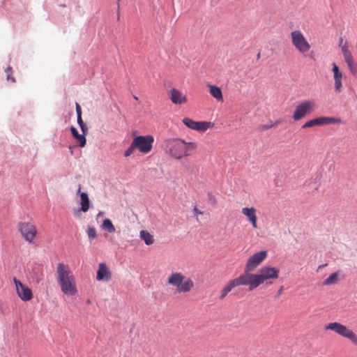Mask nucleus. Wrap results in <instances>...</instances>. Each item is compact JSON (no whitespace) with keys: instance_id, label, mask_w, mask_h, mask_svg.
<instances>
[{"instance_id":"6ab92c4d","label":"nucleus","mask_w":357,"mask_h":357,"mask_svg":"<svg viewBox=\"0 0 357 357\" xmlns=\"http://www.w3.org/2000/svg\"><path fill=\"white\" fill-rule=\"evenodd\" d=\"M81 186L79 185V188L77 189V192L80 193V199H81V210L83 212H86L89 208V199L88 197L87 193L86 192H81Z\"/></svg>"},{"instance_id":"b1692460","label":"nucleus","mask_w":357,"mask_h":357,"mask_svg":"<svg viewBox=\"0 0 357 357\" xmlns=\"http://www.w3.org/2000/svg\"><path fill=\"white\" fill-rule=\"evenodd\" d=\"M332 71L333 73V78H334V79H342V74L340 71L339 67L335 63H333Z\"/></svg>"},{"instance_id":"c756f323","label":"nucleus","mask_w":357,"mask_h":357,"mask_svg":"<svg viewBox=\"0 0 357 357\" xmlns=\"http://www.w3.org/2000/svg\"><path fill=\"white\" fill-rule=\"evenodd\" d=\"M334 86L336 91L340 92L342 89V79H334Z\"/></svg>"},{"instance_id":"f3484780","label":"nucleus","mask_w":357,"mask_h":357,"mask_svg":"<svg viewBox=\"0 0 357 357\" xmlns=\"http://www.w3.org/2000/svg\"><path fill=\"white\" fill-rule=\"evenodd\" d=\"M111 278V273L104 263H100L97 271L96 279L99 281H108Z\"/></svg>"},{"instance_id":"f257e3e1","label":"nucleus","mask_w":357,"mask_h":357,"mask_svg":"<svg viewBox=\"0 0 357 357\" xmlns=\"http://www.w3.org/2000/svg\"><path fill=\"white\" fill-rule=\"evenodd\" d=\"M280 270L270 266H262L257 273L243 272L237 278L229 280L220 293V299L226 296L239 286H248L249 291H252L263 284H271L279 277Z\"/></svg>"},{"instance_id":"f03ea898","label":"nucleus","mask_w":357,"mask_h":357,"mask_svg":"<svg viewBox=\"0 0 357 357\" xmlns=\"http://www.w3.org/2000/svg\"><path fill=\"white\" fill-rule=\"evenodd\" d=\"M197 149V144L195 142H186L176 138L165 141V151L176 160L191 156Z\"/></svg>"},{"instance_id":"ddd939ff","label":"nucleus","mask_w":357,"mask_h":357,"mask_svg":"<svg viewBox=\"0 0 357 357\" xmlns=\"http://www.w3.org/2000/svg\"><path fill=\"white\" fill-rule=\"evenodd\" d=\"M19 229L26 241L33 242L36 235V228L31 223L22 222L19 225Z\"/></svg>"},{"instance_id":"9b49d317","label":"nucleus","mask_w":357,"mask_h":357,"mask_svg":"<svg viewBox=\"0 0 357 357\" xmlns=\"http://www.w3.org/2000/svg\"><path fill=\"white\" fill-rule=\"evenodd\" d=\"M182 122L188 128L197 132H205L214 126V123L211 121H195L193 119L185 117L183 119Z\"/></svg>"},{"instance_id":"f704fd0d","label":"nucleus","mask_w":357,"mask_h":357,"mask_svg":"<svg viewBox=\"0 0 357 357\" xmlns=\"http://www.w3.org/2000/svg\"><path fill=\"white\" fill-rule=\"evenodd\" d=\"M120 0H117L118 2H119Z\"/></svg>"},{"instance_id":"393cba45","label":"nucleus","mask_w":357,"mask_h":357,"mask_svg":"<svg viewBox=\"0 0 357 357\" xmlns=\"http://www.w3.org/2000/svg\"><path fill=\"white\" fill-rule=\"evenodd\" d=\"M5 72L6 73L7 80L11 82L12 83L15 82V79L13 76V71H12L11 67H10V66L7 67V68L5 70Z\"/></svg>"},{"instance_id":"6e6552de","label":"nucleus","mask_w":357,"mask_h":357,"mask_svg":"<svg viewBox=\"0 0 357 357\" xmlns=\"http://www.w3.org/2000/svg\"><path fill=\"white\" fill-rule=\"evenodd\" d=\"M133 146H136L141 153H149L153 146L154 138L152 135L137 136L133 139Z\"/></svg>"},{"instance_id":"1a4fd4ad","label":"nucleus","mask_w":357,"mask_h":357,"mask_svg":"<svg viewBox=\"0 0 357 357\" xmlns=\"http://www.w3.org/2000/svg\"><path fill=\"white\" fill-rule=\"evenodd\" d=\"M268 252L266 250L257 252L250 256L245 265L244 272L250 273L258 267L267 257Z\"/></svg>"},{"instance_id":"9d476101","label":"nucleus","mask_w":357,"mask_h":357,"mask_svg":"<svg viewBox=\"0 0 357 357\" xmlns=\"http://www.w3.org/2000/svg\"><path fill=\"white\" fill-rule=\"evenodd\" d=\"M343 121L340 118L337 117H326L321 116L310 121H306L303 126L302 128H308L314 126L326 125V124H341Z\"/></svg>"},{"instance_id":"72a5a7b5","label":"nucleus","mask_w":357,"mask_h":357,"mask_svg":"<svg viewBox=\"0 0 357 357\" xmlns=\"http://www.w3.org/2000/svg\"><path fill=\"white\" fill-rule=\"evenodd\" d=\"M134 98L137 100V96H134Z\"/></svg>"},{"instance_id":"2f4dec72","label":"nucleus","mask_w":357,"mask_h":357,"mask_svg":"<svg viewBox=\"0 0 357 357\" xmlns=\"http://www.w3.org/2000/svg\"><path fill=\"white\" fill-rule=\"evenodd\" d=\"M193 211L196 215H197L198 214H203V212L199 211L196 206L194 208Z\"/></svg>"},{"instance_id":"dca6fc26","label":"nucleus","mask_w":357,"mask_h":357,"mask_svg":"<svg viewBox=\"0 0 357 357\" xmlns=\"http://www.w3.org/2000/svg\"><path fill=\"white\" fill-rule=\"evenodd\" d=\"M342 43V40H340V46L341 47V50L343 54L344 59L347 65L349 66V65L353 64L356 61L354 59V57L351 54V51L349 49V46L347 45V43H345L344 44Z\"/></svg>"},{"instance_id":"c85d7f7f","label":"nucleus","mask_w":357,"mask_h":357,"mask_svg":"<svg viewBox=\"0 0 357 357\" xmlns=\"http://www.w3.org/2000/svg\"><path fill=\"white\" fill-rule=\"evenodd\" d=\"M77 123L79 124L82 131L84 134L85 132L86 131L87 128L82 119V116H77Z\"/></svg>"},{"instance_id":"7ed1b4c3","label":"nucleus","mask_w":357,"mask_h":357,"mask_svg":"<svg viewBox=\"0 0 357 357\" xmlns=\"http://www.w3.org/2000/svg\"><path fill=\"white\" fill-rule=\"evenodd\" d=\"M57 281L61 291L67 296L77 293L75 278L68 265L59 263L56 266Z\"/></svg>"},{"instance_id":"4be33fe9","label":"nucleus","mask_w":357,"mask_h":357,"mask_svg":"<svg viewBox=\"0 0 357 357\" xmlns=\"http://www.w3.org/2000/svg\"><path fill=\"white\" fill-rule=\"evenodd\" d=\"M102 227L109 233H114L115 231V227L109 219H105L102 222Z\"/></svg>"},{"instance_id":"a878e982","label":"nucleus","mask_w":357,"mask_h":357,"mask_svg":"<svg viewBox=\"0 0 357 357\" xmlns=\"http://www.w3.org/2000/svg\"><path fill=\"white\" fill-rule=\"evenodd\" d=\"M87 234L90 239L96 238V231L94 227H89L87 229Z\"/></svg>"},{"instance_id":"7c9ffc66","label":"nucleus","mask_w":357,"mask_h":357,"mask_svg":"<svg viewBox=\"0 0 357 357\" xmlns=\"http://www.w3.org/2000/svg\"><path fill=\"white\" fill-rule=\"evenodd\" d=\"M76 112H77V116H82L81 107L78 103H76Z\"/></svg>"},{"instance_id":"cd10ccee","label":"nucleus","mask_w":357,"mask_h":357,"mask_svg":"<svg viewBox=\"0 0 357 357\" xmlns=\"http://www.w3.org/2000/svg\"><path fill=\"white\" fill-rule=\"evenodd\" d=\"M347 67L352 75L356 76L357 75V63L356 62Z\"/></svg>"},{"instance_id":"412c9836","label":"nucleus","mask_w":357,"mask_h":357,"mask_svg":"<svg viewBox=\"0 0 357 357\" xmlns=\"http://www.w3.org/2000/svg\"><path fill=\"white\" fill-rule=\"evenodd\" d=\"M140 238L144 241L146 245H149L153 243V236L145 230H142L140 231Z\"/></svg>"},{"instance_id":"aec40b11","label":"nucleus","mask_w":357,"mask_h":357,"mask_svg":"<svg viewBox=\"0 0 357 357\" xmlns=\"http://www.w3.org/2000/svg\"><path fill=\"white\" fill-rule=\"evenodd\" d=\"M71 133L73 136L77 140V142L79 143V146L81 147H84L86 145V137L84 135H80L79 134L77 130L75 127H71L70 128Z\"/></svg>"},{"instance_id":"5701e85b","label":"nucleus","mask_w":357,"mask_h":357,"mask_svg":"<svg viewBox=\"0 0 357 357\" xmlns=\"http://www.w3.org/2000/svg\"><path fill=\"white\" fill-rule=\"evenodd\" d=\"M338 278V273H333L331 275H329L328 278H327L324 282L323 284L324 285H330L333 284L337 282Z\"/></svg>"},{"instance_id":"423d86ee","label":"nucleus","mask_w":357,"mask_h":357,"mask_svg":"<svg viewBox=\"0 0 357 357\" xmlns=\"http://www.w3.org/2000/svg\"><path fill=\"white\" fill-rule=\"evenodd\" d=\"M290 38L293 46L299 53L305 55L311 49V45L300 30L292 31Z\"/></svg>"},{"instance_id":"2eb2a0df","label":"nucleus","mask_w":357,"mask_h":357,"mask_svg":"<svg viewBox=\"0 0 357 357\" xmlns=\"http://www.w3.org/2000/svg\"><path fill=\"white\" fill-rule=\"evenodd\" d=\"M242 213L247 218L254 229L257 228V209L252 207H244L242 208Z\"/></svg>"},{"instance_id":"39448f33","label":"nucleus","mask_w":357,"mask_h":357,"mask_svg":"<svg viewBox=\"0 0 357 357\" xmlns=\"http://www.w3.org/2000/svg\"><path fill=\"white\" fill-rule=\"evenodd\" d=\"M325 330L333 331L342 337L347 338L357 347V335L351 328L339 322H331L324 326Z\"/></svg>"},{"instance_id":"f8f14e48","label":"nucleus","mask_w":357,"mask_h":357,"mask_svg":"<svg viewBox=\"0 0 357 357\" xmlns=\"http://www.w3.org/2000/svg\"><path fill=\"white\" fill-rule=\"evenodd\" d=\"M17 296L23 301H28L33 298L31 289L27 286L23 284L17 278H13Z\"/></svg>"},{"instance_id":"bb28decb","label":"nucleus","mask_w":357,"mask_h":357,"mask_svg":"<svg viewBox=\"0 0 357 357\" xmlns=\"http://www.w3.org/2000/svg\"><path fill=\"white\" fill-rule=\"evenodd\" d=\"M135 149H137V148H136V146H133V142H132V144H130V146L128 147V149L125 151L124 156L125 157L130 156V155H132L134 153Z\"/></svg>"},{"instance_id":"a211bd4d","label":"nucleus","mask_w":357,"mask_h":357,"mask_svg":"<svg viewBox=\"0 0 357 357\" xmlns=\"http://www.w3.org/2000/svg\"><path fill=\"white\" fill-rule=\"evenodd\" d=\"M207 86L209 89V93L212 97L217 100L218 102H223V96L221 89L211 84H207Z\"/></svg>"},{"instance_id":"473e14b6","label":"nucleus","mask_w":357,"mask_h":357,"mask_svg":"<svg viewBox=\"0 0 357 357\" xmlns=\"http://www.w3.org/2000/svg\"><path fill=\"white\" fill-rule=\"evenodd\" d=\"M282 290H283V287H281L278 291V295H280L282 293Z\"/></svg>"},{"instance_id":"4468645a","label":"nucleus","mask_w":357,"mask_h":357,"mask_svg":"<svg viewBox=\"0 0 357 357\" xmlns=\"http://www.w3.org/2000/svg\"><path fill=\"white\" fill-rule=\"evenodd\" d=\"M169 98L174 105H183L188 102L186 95L176 88H173L169 90Z\"/></svg>"},{"instance_id":"20e7f679","label":"nucleus","mask_w":357,"mask_h":357,"mask_svg":"<svg viewBox=\"0 0 357 357\" xmlns=\"http://www.w3.org/2000/svg\"><path fill=\"white\" fill-rule=\"evenodd\" d=\"M167 284L176 287L179 293L189 292L194 287L192 279L179 272L172 273L167 279Z\"/></svg>"},{"instance_id":"0eeeda50","label":"nucleus","mask_w":357,"mask_h":357,"mask_svg":"<svg viewBox=\"0 0 357 357\" xmlns=\"http://www.w3.org/2000/svg\"><path fill=\"white\" fill-rule=\"evenodd\" d=\"M316 109V103L313 100H306L296 105L292 114L294 121H297L307 114L313 112Z\"/></svg>"}]
</instances>
